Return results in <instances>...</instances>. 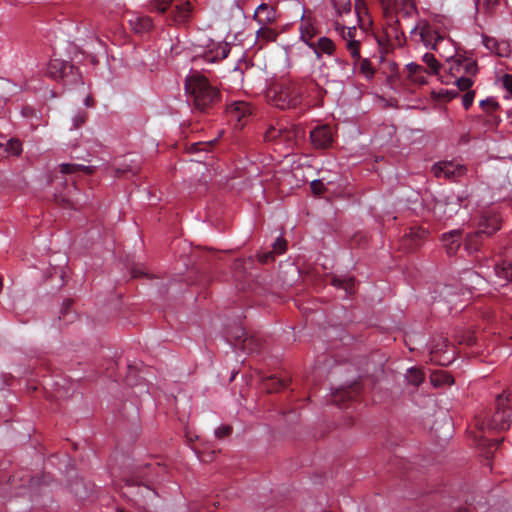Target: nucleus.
Wrapping results in <instances>:
<instances>
[{
    "label": "nucleus",
    "mask_w": 512,
    "mask_h": 512,
    "mask_svg": "<svg viewBox=\"0 0 512 512\" xmlns=\"http://www.w3.org/2000/svg\"><path fill=\"white\" fill-rule=\"evenodd\" d=\"M185 91L188 102L200 113H209L221 99L220 91L200 73H193L186 78Z\"/></svg>",
    "instance_id": "nucleus-1"
},
{
    "label": "nucleus",
    "mask_w": 512,
    "mask_h": 512,
    "mask_svg": "<svg viewBox=\"0 0 512 512\" xmlns=\"http://www.w3.org/2000/svg\"><path fill=\"white\" fill-rule=\"evenodd\" d=\"M312 84L313 82L308 80L284 81L269 90L268 98L280 109L295 108L301 104L308 85Z\"/></svg>",
    "instance_id": "nucleus-2"
},
{
    "label": "nucleus",
    "mask_w": 512,
    "mask_h": 512,
    "mask_svg": "<svg viewBox=\"0 0 512 512\" xmlns=\"http://www.w3.org/2000/svg\"><path fill=\"white\" fill-rule=\"evenodd\" d=\"M166 472V467L157 463H147L136 467L128 476L124 478L125 487L143 486L149 495H155L152 489L154 481L158 480Z\"/></svg>",
    "instance_id": "nucleus-3"
},
{
    "label": "nucleus",
    "mask_w": 512,
    "mask_h": 512,
    "mask_svg": "<svg viewBox=\"0 0 512 512\" xmlns=\"http://www.w3.org/2000/svg\"><path fill=\"white\" fill-rule=\"evenodd\" d=\"M461 197L450 193L436 198L432 207L434 217L439 220H447L458 213L461 207Z\"/></svg>",
    "instance_id": "nucleus-4"
},
{
    "label": "nucleus",
    "mask_w": 512,
    "mask_h": 512,
    "mask_svg": "<svg viewBox=\"0 0 512 512\" xmlns=\"http://www.w3.org/2000/svg\"><path fill=\"white\" fill-rule=\"evenodd\" d=\"M508 403L509 399L504 393L497 396L496 411L487 423L489 429L504 431L510 428L512 420Z\"/></svg>",
    "instance_id": "nucleus-5"
},
{
    "label": "nucleus",
    "mask_w": 512,
    "mask_h": 512,
    "mask_svg": "<svg viewBox=\"0 0 512 512\" xmlns=\"http://www.w3.org/2000/svg\"><path fill=\"white\" fill-rule=\"evenodd\" d=\"M233 346L247 354H258L263 348L262 340L255 335H250L243 328H238L233 335Z\"/></svg>",
    "instance_id": "nucleus-6"
},
{
    "label": "nucleus",
    "mask_w": 512,
    "mask_h": 512,
    "mask_svg": "<svg viewBox=\"0 0 512 512\" xmlns=\"http://www.w3.org/2000/svg\"><path fill=\"white\" fill-rule=\"evenodd\" d=\"M412 34H419L421 42L427 47L433 50L436 49V45L439 41H442L444 37L435 31L430 23L426 20H421L412 29Z\"/></svg>",
    "instance_id": "nucleus-7"
},
{
    "label": "nucleus",
    "mask_w": 512,
    "mask_h": 512,
    "mask_svg": "<svg viewBox=\"0 0 512 512\" xmlns=\"http://www.w3.org/2000/svg\"><path fill=\"white\" fill-rule=\"evenodd\" d=\"M467 169L464 165L454 163L452 161H443L433 165L432 172L437 178L444 177L449 180L456 181L466 173Z\"/></svg>",
    "instance_id": "nucleus-8"
},
{
    "label": "nucleus",
    "mask_w": 512,
    "mask_h": 512,
    "mask_svg": "<svg viewBox=\"0 0 512 512\" xmlns=\"http://www.w3.org/2000/svg\"><path fill=\"white\" fill-rule=\"evenodd\" d=\"M309 137L316 149H327L334 141V133L329 125L316 126L310 131Z\"/></svg>",
    "instance_id": "nucleus-9"
},
{
    "label": "nucleus",
    "mask_w": 512,
    "mask_h": 512,
    "mask_svg": "<svg viewBox=\"0 0 512 512\" xmlns=\"http://www.w3.org/2000/svg\"><path fill=\"white\" fill-rule=\"evenodd\" d=\"M361 389L362 386L359 382L337 389L331 395L332 402L339 408H345L348 406V402L355 400L360 395Z\"/></svg>",
    "instance_id": "nucleus-10"
},
{
    "label": "nucleus",
    "mask_w": 512,
    "mask_h": 512,
    "mask_svg": "<svg viewBox=\"0 0 512 512\" xmlns=\"http://www.w3.org/2000/svg\"><path fill=\"white\" fill-rule=\"evenodd\" d=\"M501 216L495 211L484 212L478 222V231L485 237H490L501 228Z\"/></svg>",
    "instance_id": "nucleus-11"
},
{
    "label": "nucleus",
    "mask_w": 512,
    "mask_h": 512,
    "mask_svg": "<svg viewBox=\"0 0 512 512\" xmlns=\"http://www.w3.org/2000/svg\"><path fill=\"white\" fill-rule=\"evenodd\" d=\"M428 235L429 231L423 227H410L409 232L405 233L404 245L410 250L417 249L424 243Z\"/></svg>",
    "instance_id": "nucleus-12"
},
{
    "label": "nucleus",
    "mask_w": 512,
    "mask_h": 512,
    "mask_svg": "<svg viewBox=\"0 0 512 512\" xmlns=\"http://www.w3.org/2000/svg\"><path fill=\"white\" fill-rule=\"evenodd\" d=\"M414 13H416V7L411 0H393L391 8L384 14L386 17L395 14L403 18H410Z\"/></svg>",
    "instance_id": "nucleus-13"
},
{
    "label": "nucleus",
    "mask_w": 512,
    "mask_h": 512,
    "mask_svg": "<svg viewBox=\"0 0 512 512\" xmlns=\"http://www.w3.org/2000/svg\"><path fill=\"white\" fill-rule=\"evenodd\" d=\"M462 232L452 230L442 235L441 241L448 255H454L461 245Z\"/></svg>",
    "instance_id": "nucleus-14"
},
{
    "label": "nucleus",
    "mask_w": 512,
    "mask_h": 512,
    "mask_svg": "<svg viewBox=\"0 0 512 512\" xmlns=\"http://www.w3.org/2000/svg\"><path fill=\"white\" fill-rule=\"evenodd\" d=\"M254 19L260 25H268L276 21V9L266 3L260 4L254 13Z\"/></svg>",
    "instance_id": "nucleus-15"
},
{
    "label": "nucleus",
    "mask_w": 512,
    "mask_h": 512,
    "mask_svg": "<svg viewBox=\"0 0 512 512\" xmlns=\"http://www.w3.org/2000/svg\"><path fill=\"white\" fill-rule=\"evenodd\" d=\"M228 112L232 118L236 119L241 125H244L245 123L241 122L252 114V107L247 102L236 101L228 106Z\"/></svg>",
    "instance_id": "nucleus-16"
},
{
    "label": "nucleus",
    "mask_w": 512,
    "mask_h": 512,
    "mask_svg": "<svg viewBox=\"0 0 512 512\" xmlns=\"http://www.w3.org/2000/svg\"><path fill=\"white\" fill-rule=\"evenodd\" d=\"M450 70L453 73L475 75L477 72V63L468 58L455 59L451 63Z\"/></svg>",
    "instance_id": "nucleus-17"
},
{
    "label": "nucleus",
    "mask_w": 512,
    "mask_h": 512,
    "mask_svg": "<svg viewBox=\"0 0 512 512\" xmlns=\"http://www.w3.org/2000/svg\"><path fill=\"white\" fill-rule=\"evenodd\" d=\"M483 45L489 50L491 53L499 57H507L510 53V47L508 43L502 41L499 42L495 38L484 36L483 37Z\"/></svg>",
    "instance_id": "nucleus-18"
},
{
    "label": "nucleus",
    "mask_w": 512,
    "mask_h": 512,
    "mask_svg": "<svg viewBox=\"0 0 512 512\" xmlns=\"http://www.w3.org/2000/svg\"><path fill=\"white\" fill-rule=\"evenodd\" d=\"M317 58H320L322 54L332 55L335 51V43L328 37H320L315 42L313 47H310Z\"/></svg>",
    "instance_id": "nucleus-19"
},
{
    "label": "nucleus",
    "mask_w": 512,
    "mask_h": 512,
    "mask_svg": "<svg viewBox=\"0 0 512 512\" xmlns=\"http://www.w3.org/2000/svg\"><path fill=\"white\" fill-rule=\"evenodd\" d=\"M300 34H301V40L304 41L308 47H313L315 40V37L318 34L317 28L312 24L310 20H304L300 24Z\"/></svg>",
    "instance_id": "nucleus-20"
},
{
    "label": "nucleus",
    "mask_w": 512,
    "mask_h": 512,
    "mask_svg": "<svg viewBox=\"0 0 512 512\" xmlns=\"http://www.w3.org/2000/svg\"><path fill=\"white\" fill-rule=\"evenodd\" d=\"M480 107L482 110L487 113V122L490 126H498L501 119L494 114L495 111L499 109V104L493 99H486L480 102Z\"/></svg>",
    "instance_id": "nucleus-21"
},
{
    "label": "nucleus",
    "mask_w": 512,
    "mask_h": 512,
    "mask_svg": "<svg viewBox=\"0 0 512 512\" xmlns=\"http://www.w3.org/2000/svg\"><path fill=\"white\" fill-rule=\"evenodd\" d=\"M65 69H69V72L73 71V64L60 59H52L49 62L47 73L51 78L59 80L61 73H63Z\"/></svg>",
    "instance_id": "nucleus-22"
},
{
    "label": "nucleus",
    "mask_w": 512,
    "mask_h": 512,
    "mask_svg": "<svg viewBox=\"0 0 512 512\" xmlns=\"http://www.w3.org/2000/svg\"><path fill=\"white\" fill-rule=\"evenodd\" d=\"M129 25L135 33L142 34L152 29L153 22L148 16H134L129 19Z\"/></svg>",
    "instance_id": "nucleus-23"
},
{
    "label": "nucleus",
    "mask_w": 512,
    "mask_h": 512,
    "mask_svg": "<svg viewBox=\"0 0 512 512\" xmlns=\"http://www.w3.org/2000/svg\"><path fill=\"white\" fill-rule=\"evenodd\" d=\"M444 347H447L446 339H441L439 342L434 341L430 351L431 361L439 365H446L450 362L449 358L442 355V353H446V351H444Z\"/></svg>",
    "instance_id": "nucleus-24"
},
{
    "label": "nucleus",
    "mask_w": 512,
    "mask_h": 512,
    "mask_svg": "<svg viewBox=\"0 0 512 512\" xmlns=\"http://www.w3.org/2000/svg\"><path fill=\"white\" fill-rule=\"evenodd\" d=\"M192 7L190 2H185L175 6L171 14V21L176 24H182L190 18Z\"/></svg>",
    "instance_id": "nucleus-25"
},
{
    "label": "nucleus",
    "mask_w": 512,
    "mask_h": 512,
    "mask_svg": "<svg viewBox=\"0 0 512 512\" xmlns=\"http://www.w3.org/2000/svg\"><path fill=\"white\" fill-rule=\"evenodd\" d=\"M484 235L480 231L476 230L473 233H469L465 239V249L471 254L478 252L482 246Z\"/></svg>",
    "instance_id": "nucleus-26"
},
{
    "label": "nucleus",
    "mask_w": 512,
    "mask_h": 512,
    "mask_svg": "<svg viewBox=\"0 0 512 512\" xmlns=\"http://www.w3.org/2000/svg\"><path fill=\"white\" fill-rule=\"evenodd\" d=\"M494 272L499 280L504 281V284L512 281V262L503 260L501 263H497Z\"/></svg>",
    "instance_id": "nucleus-27"
},
{
    "label": "nucleus",
    "mask_w": 512,
    "mask_h": 512,
    "mask_svg": "<svg viewBox=\"0 0 512 512\" xmlns=\"http://www.w3.org/2000/svg\"><path fill=\"white\" fill-rule=\"evenodd\" d=\"M72 306L73 300L71 299L64 300L61 306L59 320L63 321L64 324L73 323L77 318V314Z\"/></svg>",
    "instance_id": "nucleus-28"
},
{
    "label": "nucleus",
    "mask_w": 512,
    "mask_h": 512,
    "mask_svg": "<svg viewBox=\"0 0 512 512\" xmlns=\"http://www.w3.org/2000/svg\"><path fill=\"white\" fill-rule=\"evenodd\" d=\"M303 133V130L297 126L284 127L279 143L290 146L295 143L296 139L302 136Z\"/></svg>",
    "instance_id": "nucleus-29"
},
{
    "label": "nucleus",
    "mask_w": 512,
    "mask_h": 512,
    "mask_svg": "<svg viewBox=\"0 0 512 512\" xmlns=\"http://www.w3.org/2000/svg\"><path fill=\"white\" fill-rule=\"evenodd\" d=\"M331 284L337 288L343 289L347 294H353L355 291V279L353 277L333 276Z\"/></svg>",
    "instance_id": "nucleus-30"
},
{
    "label": "nucleus",
    "mask_w": 512,
    "mask_h": 512,
    "mask_svg": "<svg viewBox=\"0 0 512 512\" xmlns=\"http://www.w3.org/2000/svg\"><path fill=\"white\" fill-rule=\"evenodd\" d=\"M60 172L62 174H75V173H84V174H92L94 172V167L92 166H85L81 164H74V163H65L61 164L59 166Z\"/></svg>",
    "instance_id": "nucleus-31"
},
{
    "label": "nucleus",
    "mask_w": 512,
    "mask_h": 512,
    "mask_svg": "<svg viewBox=\"0 0 512 512\" xmlns=\"http://www.w3.org/2000/svg\"><path fill=\"white\" fill-rule=\"evenodd\" d=\"M408 70V77L415 83L424 84L426 83L424 73L426 70L415 63H410L406 66Z\"/></svg>",
    "instance_id": "nucleus-32"
},
{
    "label": "nucleus",
    "mask_w": 512,
    "mask_h": 512,
    "mask_svg": "<svg viewBox=\"0 0 512 512\" xmlns=\"http://www.w3.org/2000/svg\"><path fill=\"white\" fill-rule=\"evenodd\" d=\"M217 143V139L211 141L195 142L186 147V151L190 154H197L199 152H209Z\"/></svg>",
    "instance_id": "nucleus-33"
},
{
    "label": "nucleus",
    "mask_w": 512,
    "mask_h": 512,
    "mask_svg": "<svg viewBox=\"0 0 512 512\" xmlns=\"http://www.w3.org/2000/svg\"><path fill=\"white\" fill-rule=\"evenodd\" d=\"M257 39L259 41H263L264 43L276 41L278 36L277 32L268 27V25H261V27L256 32Z\"/></svg>",
    "instance_id": "nucleus-34"
},
{
    "label": "nucleus",
    "mask_w": 512,
    "mask_h": 512,
    "mask_svg": "<svg viewBox=\"0 0 512 512\" xmlns=\"http://www.w3.org/2000/svg\"><path fill=\"white\" fill-rule=\"evenodd\" d=\"M287 385L285 380L272 376L264 382V389L268 393H273L284 389Z\"/></svg>",
    "instance_id": "nucleus-35"
},
{
    "label": "nucleus",
    "mask_w": 512,
    "mask_h": 512,
    "mask_svg": "<svg viewBox=\"0 0 512 512\" xmlns=\"http://www.w3.org/2000/svg\"><path fill=\"white\" fill-rule=\"evenodd\" d=\"M332 6L337 15L342 17L351 12L352 3L351 0H332Z\"/></svg>",
    "instance_id": "nucleus-36"
},
{
    "label": "nucleus",
    "mask_w": 512,
    "mask_h": 512,
    "mask_svg": "<svg viewBox=\"0 0 512 512\" xmlns=\"http://www.w3.org/2000/svg\"><path fill=\"white\" fill-rule=\"evenodd\" d=\"M424 377L425 376H424L423 371L418 368H414V367L408 369L407 374H406L407 381L410 384L415 385V386L420 385L423 382Z\"/></svg>",
    "instance_id": "nucleus-37"
},
{
    "label": "nucleus",
    "mask_w": 512,
    "mask_h": 512,
    "mask_svg": "<svg viewBox=\"0 0 512 512\" xmlns=\"http://www.w3.org/2000/svg\"><path fill=\"white\" fill-rule=\"evenodd\" d=\"M283 129H284V126H282V125L270 126L267 129V131L265 132V140L279 142L281 139Z\"/></svg>",
    "instance_id": "nucleus-38"
},
{
    "label": "nucleus",
    "mask_w": 512,
    "mask_h": 512,
    "mask_svg": "<svg viewBox=\"0 0 512 512\" xmlns=\"http://www.w3.org/2000/svg\"><path fill=\"white\" fill-rule=\"evenodd\" d=\"M335 28L337 31L340 32L342 38L344 40H346L347 42L348 41H352V40H355V36H356V27H345L343 25H340L339 23H336L335 24Z\"/></svg>",
    "instance_id": "nucleus-39"
},
{
    "label": "nucleus",
    "mask_w": 512,
    "mask_h": 512,
    "mask_svg": "<svg viewBox=\"0 0 512 512\" xmlns=\"http://www.w3.org/2000/svg\"><path fill=\"white\" fill-rule=\"evenodd\" d=\"M56 202L64 207V208H69V209H79V207L82 206V203H80L79 199H70L68 197H65V196H56Z\"/></svg>",
    "instance_id": "nucleus-40"
},
{
    "label": "nucleus",
    "mask_w": 512,
    "mask_h": 512,
    "mask_svg": "<svg viewBox=\"0 0 512 512\" xmlns=\"http://www.w3.org/2000/svg\"><path fill=\"white\" fill-rule=\"evenodd\" d=\"M21 152H22V145L18 139L12 138L5 144V156L8 154L18 156L21 154Z\"/></svg>",
    "instance_id": "nucleus-41"
},
{
    "label": "nucleus",
    "mask_w": 512,
    "mask_h": 512,
    "mask_svg": "<svg viewBox=\"0 0 512 512\" xmlns=\"http://www.w3.org/2000/svg\"><path fill=\"white\" fill-rule=\"evenodd\" d=\"M79 79L78 68L73 65V71L69 72V69H65L59 80H62L65 84L76 83Z\"/></svg>",
    "instance_id": "nucleus-42"
},
{
    "label": "nucleus",
    "mask_w": 512,
    "mask_h": 512,
    "mask_svg": "<svg viewBox=\"0 0 512 512\" xmlns=\"http://www.w3.org/2000/svg\"><path fill=\"white\" fill-rule=\"evenodd\" d=\"M423 62L430 68L431 72L437 74L439 71V63L435 56L431 53H426L422 57Z\"/></svg>",
    "instance_id": "nucleus-43"
},
{
    "label": "nucleus",
    "mask_w": 512,
    "mask_h": 512,
    "mask_svg": "<svg viewBox=\"0 0 512 512\" xmlns=\"http://www.w3.org/2000/svg\"><path fill=\"white\" fill-rule=\"evenodd\" d=\"M431 381L434 385H441V384H452L454 382L453 377L445 372H441L439 374H435L432 376Z\"/></svg>",
    "instance_id": "nucleus-44"
},
{
    "label": "nucleus",
    "mask_w": 512,
    "mask_h": 512,
    "mask_svg": "<svg viewBox=\"0 0 512 512\" xmlns=\"http://www.w3.org/2000/svg\"><path fill=\"white\" fill-rule=\"evenodd\" d=\"M346 48L355 61L360 59V42L358 40L348 41Z\"/></svg>",
    "instance_id": "nucleus-45"
},
{
    "label": "nucleus",
    "mask_w": 512,
    "mask_h": 512,
    "mask_svg": "<svg viewBox=\"0 0 512 512\" xmlns=\"http://www.w3.org/2000/svg\"><path fill=\"white\" fill-rule=\"evenodd\" d=\"M335 63L338 65L340 72L337 75L340 79L349 78V64L346 60L341 58H335Z\"/></svg>",
    "instance_id": "nucleus-46"
},
{
    "label": "nucleus",
    "mask_w": 512,
    "mask_h": 512,
    "mask_svg": "<svg viewBox=\"0 0 512 512\" xmlns=\"http://www.w3.org/2000/svg\"><path fill=\"white\" fill-rule=\"evenodd\" d=\"M455 83L459 90L467 91L472 86L473 81L470 77L461 76L455 80Z\"/></svg>",
    "instance_id": "nucleus-47"
},
{
    "label": "nucleus",
    "mask_w": 512,
    "mask_h": 512,
    "mask_svg": "<svg viewBox=\"0 0 512 512\" xmlns=\"http://www.w3.org/2000/svg\"><path fill=\"white\" fill-rule=\"evenodd\" d=\"M287 249V241L282 238V237H279L275 240V242L273 243V252L275 254H282L286 251Z\"/></svg>",
    "instance_id": "nucleus-48"
},
{
    "label": "nucleus",
    "mask_w": 512,
    "mask_h": 512,
    "mask_svg": "<svg viewBox=\"0 0 512 512\" xmlns=\"http://www.w3.org/2000/svg\"><path fill=\"white\" fill-rule=\"evenodd\" d=\"M360 71L367 77L372 78L374 75V69L368 59L362 60L360 64Z\"/></svg>",
    "instance_id": "nucleus-49"
},
{
    "label": "nucleus",
    "mask_w": 512,
    "mask_h": 512,
    "mask_svg": "<svg viewBox=\"0 0 512 512\" xmlns=\"http://www.w3.org/2000/svg\"><path fill=\"white\" fill-rule=\"evenodd\" d=\"M275 255L273 251L262 252L258 254V260L262 264H268L274 261Z\"/></svg>",
    "instance_id": "nucleus-50"
},
{
    "label": "nucleus",
    "mask_w": 512,
    "mask_h": 512,
    "mask_svg": "<svg viewBox=\"0 0 512 512\" xmlns=\"http://www.w3.org/2000/svg\"><path fill=\"white\" fill-rule=\"evenodd\" d=\"M154 2L156 10L159 13L164 14L170 7L172 0H154Z\"/></svg>",
    "instance_id": "nucleus-51"
},
{
    "label": "nucleus",
    "mask_w": 512,
    "mask_h": 512,
    "mask_svg": "<svg viewBox=\"0 0 512 512\" xmlns=\"http://www.w3.org/2000/svg\"><path fill=\"white\" fill-rule=\"evenodd\" d=\"M136 173H137V170L133 169L130 166L119 167L115 171V175L117 177H127L128 174L135 175Z\"/></svg>",
    "instance_id": "nucleus-52"
},
{
    "label": "nucleus",
    "mask_w": 512,
    "mask_h": 512,
    "mask_svg": "<svg viewBox=\"0 0 512 512\" xmlns=\"http://www.w3.org/2000/svg\"><path fill=\"white\" fill-rule=\"evenodd\" d=\"M310 187L315 195H321L325 190V186L320 180L312 181Z\"/></svg>",
    "instance_id": "nucleus-53"
},
{
    "label": "nucleus",
    "mask_w": 512,
    "mask_h": 512,
    "mask_svg": "<svg viewBox=\"0 0 512 512\" xmlns=\"http://www.w3.org/2000/svg\"><path fill=\"white\" fill-rule=\"evenodd\" d=\"M474 96H475V93L473 91H467L462 96V104L466 110L469 109V107L472 105Z\"/></svg>",
    "instance_id": "nucleus-54"
},
{
    "label": "nucleus",
    "mask_w": 512,
    "mask_h": 512,
    "mask_svg": "<svg viewBox=\"0 0 512 512\" xmlns=\"http://www.w3.org/2000/svg\"><path fill=\"white\" fill-rule=\"evenodd\" d=\"M231 432H232V427L229 425H224V426H221L218 429H216L215 435L217 438L221 439V438L229 436L231 434Z\"/></svg>",
    "instance_id": "nucleus-55"
},
{
    "label": "nucleus",
    "mask_w": 512,
    "mask_h": 512,
    "mask_svg": "<svg viewBox=\"0 0 512 512\" xmlns=\"http://www.w3.org/2000/svg\"><path fill=\"white\" fill-rule=\"evenodd\" d=\"M355 11L358 15V17H361L362 13H366L367 6L364 0H356L355 2Z\"/></svg>",
    "instance_id": "nucleus-56"
},
{
    "label": "nucleus",
    "mask_w": 512,
    "mask_h": 512,
    "mask_svg": "<svg viewBox=\"0 0 512 512\" xmlns=\"http://www.w3.org/2000/svg\"><path fill=\"white\" fill-rule=\"evenodd\" d=\"M230 52V48L227 44L221 45L219 49L217 50V57H220L221 59H224L228 56Z\"/></svg>",
    "instance_id": "nucleus-57"
},
{
    "label": "nucleus",
    "mask_w": 512,
    "mask_h": 512,
    "mask_svg": "<svg viewBox=\"0 0 512 512\" xmlns=\"http://www.w3.org/2000/svg\"><path fill=\"white\" fill-rule=\"evenodd\" d=\"M86 118H87V115L86 113H81L79 115H77L75 118H74V126L76 128L80 127L82 124L85 123L86 121Z\"/></svg>",
    "instance_id": "nucleus-58"
},
{
    "label": "nucleus",
    "mask_w": 512,
    "mask_h": 512,
    "mask_svg": "<svg viewBox=\"0 0 512 512\" xmlns=\"http://www.w3.org/2000/svg\"><path fill=\"white\" fill-rule=\"evenodd\" d=\"M503 85L509 92L512 93V75L506 74L503 77Z\"/></svg>",
    "instance_id": "nucleus-59"
},
{
    "label": "nucleus",
    "mask_w": 512,
    "mask_h": 512,
    "mask_svg": "<svg viewBox=\"0 0 512 512\" xmlns=\"http://www.w3.org/2000/svg\"><path fill=\"white\" fill-rule=\"evenodd\" d=\"M40 480L39 478L31 477L29 478V490L31 493H34V490L39 486Z\"/></svg>",
    "instance_id": "nucleus-60"
},
{
    "label": "nucleus",
    "mask_w": 512,
    "mask_h": 512,
    "mask_svg": "<svg viewBox=\"0 0 512 512\" xmlns=\"http://www.w3.org/2000/svg\"><path fill=\"white\" fill-rule=\"evenodd\" d=\"M137 370H138L137 365H128L127 381L129 382L130 385L132 384L131 377L136 374Z\"/></svg>",
    "instance_id": "nucleus-61"
},
{
    "label": "nucleus",
    "mask_w": 512,
    "mask_h": 512,
    "mask_svg": "<svg viewBox=\"0 0 512 512\" xmlns=\"http://www.w3.org/2000/svg\"><path fill=\"white\" fill-rule=\"evenodd\" d=\"M392 1L393 0H378L384 13H387V11L391 8Z\"/></svg>",
    "instance_id": "nucleus-62"
},
{
    "label": "nucleus",
    "mask_w": 512,
    "mask_h": 512,
    "mask_svg": "<svg viewBox=\"0 0 512 512\" xmlns=\"http://www.w3.org/2000/svg\"><path fill=\"white\" fill-rule=\"evenodd\" d=\"M84 104L87 107H92L94 105V99L91 96H87L84 100Z\"/></svg>",
    "instance_id": "nucleus-63"
},
{
    "label": "nucleus",
    "mask_w": 512,
    "mask_h": 512,
    "mask_svg": "<svg viewBox=\"0 0 512 512\" xmlns=\"http://www.w3.org/2000/svg\"><path fill=\"white\" fill-rule=\"evenodd\" d=\"M485 1V4L488 5V6H495L499 3L500 0H484Z\"/></svg>",
    "instance_id": "nucleus-64"
}]
</instances>
